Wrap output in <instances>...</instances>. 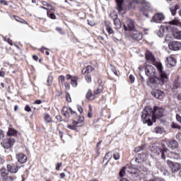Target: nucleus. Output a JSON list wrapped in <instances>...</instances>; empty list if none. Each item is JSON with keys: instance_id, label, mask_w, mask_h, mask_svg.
I'll use <instances>...</instances> for the list:
<instances>
[{"instance_id": "cd10ccee", "label": "nucleus", "mask_w": 181, "mask_h": 181, "mask_svg": "<svg viewBox=\"0 0 181 181\" xmlns=\"http://www.w3.org/2000/svg\"><path fill=\"white\" fill-rule=\"evenodd\" d=\"M44 121L46 124H50L51 122H53V119L49 115V113H45L44 114Z\"/></svg>"}, {"instance_id": "7c9ffc66", "label": "nucleus", "mask_w": 181, "mask_h": 181, "mask_svg": "<svg viewBox=\"0 0 181 181\" xmlns=\"http://www.w3.org/2000/svg\"><path fill=\"white\" fill-rule=\"evenodd\" d=\"M179 8H180L179 4H175V6L174 7H172L170 8V12H171L173 16H175V15H176V12L177 11V9H179Z\"/></svg>"}, {"instance_id": "49530a36", "label": "nucleus", "mask_w": 181, "mask_h": 181, "mask_svg": "<svg viewBox=\"0 0 181 181\" xmlns=\"http://www.w3.org/2000/svg\"><path fill=\"white\" fill-rule=\"evenodd\" d=\"M8 176V173L6 169H1V177L4 179H5Z\"/></svg>"}, {"instance_id": "c85d7f7f", "label": "nucleus", "mask_w": 181, "mask_h": 181, "mask_svg": "<svg viewBox=\"0 0 181 181\" xmlns=\"http://www.w3.org/2000/svg\"><path fill=\"white\" fill-rule=\"evenodd\" d=\"M78 76H74V77L72 78V80H71V86H72V87H77V86H78Z\"/></svg>"}, {"instance_id": "aec40b11", "label": "nucleus", "mask_w": 181, "mask_h": 181, "mask_svg": "<svg viewBox=\"0 0 181 181\" xmlns=\"http://www.w3.org/2000/svg\"><path fill=\"white\" fill-rule=\"evenodd\" d=\"M141 12H148V11H151V3L146 1L141 6H140Z\"/></svg>"}, {"instance_id": "ddd939ff", "label": "nucleus", "mask_w": 181, "mask_h": 181, "mask_svg": "<svg viewBox=\"0 0 181 181\" xmlns=\"http://www.w3.org/2000/svg\"><path fill=\"white\" fill-rule=\"evenodd\" d=\"M168 47L170 50H173L176 52L181 49V42L177 41H173L168 44Z\"/></svg>"}, {"instance_id": "4468645a", "label": "nucleus", "mask_w": 181, "mask_h": 181, "mask_svg": "<svg viewBox=\"0 0 181 181\" xmlns=\"http://www.w3.org/2000/svg\"><path fill=\"white\" fill-rule=\"evenodd\" d=\"M152 20L156 23H161L163 21H165V15L162 13H157L153 16Z\"/></svg>"}, {"instance_id": "bf43d9fd", "label": "nucleus", "mask_w": 181, "mask_h": 181, "mask_svg": "<svg viewBox=\"0 0 181 181\" xmlns=\"http://www.w3.org/2000/svg\"><path fill=\"white\" fill-rule=\"evenodd\" d=\"M69 113H71V115H74V117H77V112H76V111H74L71 107H69Z\"/></svg>"}, {"instance_id": "4c0bfd02", "label": "nucleus", "mask_w": 181, "mask_h": 181, "mask_svg": "<svg viewBox=\"0 0 181 181\" xmlns=\"http://www.w3.org/2000/svg\"><path fill=\"white\" fill-rule=\"evenodd\" d=\"M85 76V80L87 83H90L92 81L91 74H83Z\"/></svg>"}, {"instance_id": "69168bd1", "label": "nucleus", "mask_w": 181, "mask_h": 181, "mask_svg": "<svg viewBox=\"0 0 181 181\" xmlns=\"http://www.w3.org/2000/svg\"><path fill=\"white\" fill-rule=\"evenodd\" d=\"M64 86L66 90H70V83H69V82H65V83H64Z\"/></svg>"}, {"instance_id": "412c9836", "label": "nucleus", "mask_w": 181, "mask_h": 181, "mask_svg": "<svg viewBox=\"0 0 181 181\" xmlns=\"http://www.w3.org/2000/svg\"><path fill=\"white\" fill-rule=\"evenodd\" d=\"M94 67H93L91 65H88L82 69L81 73L82 74H91V72L94 71Z\"/></svg>"}, {"instance_id": "4be33fe9", "label": "nucleus", "mask_w": 181, "mask_h": 181, "mask_svg": "<svg viewBox=\"0 0 181 181\" xmlns=\"http://www.w3.org/2000/svg\"><path fill=\"white\" fill-rule=\"evenodd\" d=\"M115 1L117 4V10L118 11L119 13H122L124 12V8H122L124 0H115Z\"/></svg>"}, {"instance_id": "f704fd0d", "label": "nucleus", "mask_w": 181, "mask_h": 181, "mask_svg": "<svg viewBox=\"0 0 181 181\" xmlns=\"http://www.w3.org/2000/svg\"><path fill=\"white\" fill-rule=\"evenodd\" d=\"M52 84H53V76H48L47 80V86H48V87H50Z\"/></svg>"}, {"instance_id": "a878e982", "label": "nucleus", "mask_w": 181, "mask_h": 181, "mask_svg": "<svg viewBox=\"0 0 181 181\" xmlns=\"http://www.w3.org/2000/svg\"><path fill=\"white\" fill-rule=\"evenodd\" d=\"M168 158L170 159H180V154L176 152L171 151L168 153Z\"/></svg>"}, {"instance_id": "423d86ee", "label": "nucleus", "mask_w": 181, "mask_h": 181, "mask_svg": "<svg viewBox=\"0 0 181 181\" xmlns=\"http://www.w3.org/2000/svg\"><path fill=\"white\" fill-rule=\"evenodd\" d=\"M167 165L171 170L172 173H176L181 169V165L179 163H174L172 160H168Z\"/></svg>"}, {"instance_id": "a19ab883", "label": "nucleus", "mask_w": 181, "mask_h": 181, "mask_svg": "<svg viewBox=\"0 0 181 181\" xmlns=\"http://www.w3.org/2000/svg\"><path fill=\"white\" fill-rule=\"evenodd\" d=\"M125 169H127V167H123L119 173V176H120V177H124V176H125Z\"/></svg>"}, {"instance_id": "37998d69", "label": "nucleus", "mask_w": 181, "mask_h": 181, "mask_svg": "<svg viewBox=\"0 0 181 181\" xmlns=\"http://www.w3.org/2000/svg\"><path fill=\"white\" fill-rule=\"evenodd\" d=\"M15 179H16V177L8 175L3 180H4V181H13V180H15Z\"/></svg>"}, {"instance_id": "de8ad7c7", "label": "nucleus", "mask_w": 181, "mask_h": 181, "mask_svg": "<svg viewBox=\"0 0 181 181\" xmlns=\"http://www.w3.org/2000/svg\"><path fill=\"white\" fill-rule=\"evenodd\" d=\"M47 15L48 18H49L50 19H53V20L57 19L56 15L54 14V13L47 12Z\"/></svg>"}, {"instance_id": "5fc2aeb1", "label": "nucleus", "mask_w": 181, "mask_h": 181, "mask_svg": "<svg viewBox=\"0 0 181 181\" xmlns=\"http://www.w3.org/2000/svg\"><path fill=\"white\" fill-rule=\"evenodd\" d=\"M41 4H42V5H43V6H47V8H49V6H52V4H50V3H49L46 1H42Z\"/></svg>"}, {"instance_id": "1a4fd4ad", "label": "nucleus", "mask_w": 181, "mask_h": 181, "mask_svg": "<svg viewBox=\"0 0 181 181\" xmlns=\"http://www.w3.org/2000/svg\"><path fill=\"white\" fill-rule=\"evenodd\" d=\"M130 37L133 39V40H136V42H139V40H142V39H144V33L135 29L132 33H130Z\"/></svg>"}, {"instance_id": "473e14b6", "label": "nucleus", "mask_w": 181, "mask_h": 181, "mask_svg": "<svg viewBox=\"0 0 181 181\" xmlns=\"http://www.w3.org/2000/svg\"><path fill=\"white\" fill-rule=\"evenodd\" d=\"M111 71H112L115 76L119 77L120 76L119 71L117 70V68H115V66H112Z\"/></svg>"}, {"instance_id": "dca6fc26", "label": "nucleus", "mask_w": 181, "mask_h": 181, "mask_svg": "<svg viewBox=\"0 0 181 181\" xmlns=\"http://www.w3.org/2000/svg\"><path fill=\"white\" fill-rule=\"evenodd\" d=\"M167 146L170 149H176L177 148H179V143L177 141L172 139L167 143Z\"/></svg>"}, {"instance_id": "f3484780", "label": "nucleus", "mask_w": 181, "mask_h": 181, "mask_svg": "<svg viewBox=\"0 0 181 181\" xmlns=\"http://www.w3.org/2000/svg\"><path fill=\"white\" fill-rule=\"evenodd\" d=\"M104 23L108 35H114V30L112 29V27H111L112 24L107 21H105Z\"/></svg>"}, {"instance_id": "2f4dec72", "label": "nucleus", "mask_w": 181, "mask_h": 181, "mask_svg": "<svg viewBox=\"0 0 181 181\" xmlns=\"http://www.w3.org/2000/svg\"><path fill=\"white\" fill-rule=\"evenodd\" d=\"M114 25L115 26V29H121V20H119V18L114 20Z\"/></svg>"}, {"instance_id": "f03ea898", "label": "nucleus", "mask_w": 181, "mask_h": 181, "mask_svg": "<svg viewBox=\"0 0 181 181\" xmlns=\"http://www.w3.org/2000/svg\"><path fill=\"white\" fill-rule=\"evenodd\" d=\"M156 68L158 71L159 78L155 75L154 76H150L148 77L147 80V84L151 87V88H153L155 87H158V86H163L165 83L168 82V80H169V76H168V74L166 72L163 71V66H162V64L158 63L156 64Z\"/></svg>"}, {"instance_id": "680f3d73", "label": "nucleus", "mask_w": 181, "mask_h": 181, "mask_svg": "<svg viewBox=\"0 0 181 181\" xmlns=\"http://www.w3.org/2000/svg\"><path fill=\"white\" fill-rule=\"evenodd\" d=\"M24 110L25 111H26V112H30L32 111V108H30V106H29V105H26Z\"/></svg>"}, {"instance_id": "20e7f679", "label": "nucleus", "mask_w": 181, "mask_h": 181, "mask_svg": "<svg viewBox=\"0 0 181 181\" xmlns=\"http://www.w3.org/2000/svg\"><path fill=\"white\" fill-rule=\"evenodd\" d=\"M73 124H68V129H71L72 131H77V127H83L84 125V116L79 115L78 117V120H73Z\"/></svg>"}, {"instance_id": "a18cd8bd", "label": "nucleus", "mask_w": 181, "mask_h": 181, "mask_svg": "<svg viewBox=\"0 0 181 181\" xmlns=\"http://www.w3.org/2000/svg\"><path fill=\"white\" fill-rule=\"evenodd\" d=\"M58 80L59 81V83L64 85V81L66 80V78L64 77V76L61 75V76H59Z\"/></svg>"}, {"instance_id": "c756f323", "label": "nucleus", "mask_w": 181, "mask_h": 181, "mask_svg": "<svg viewBox=\"0 0 181 181\" xmlns=\"http://www.w3.org/2000/svg\"><path fill=\"white\" fill-rule=\"evenodd\" d=\"M112 158V154L111 153V152H107L105 153L104 158H103V160H107L106 164L108 163V162H110Z\"/></svg>"}, {"instance_id": "f8f14e48", "label": "nucleus", "mask_w": 181, "mask_h": 181, "mask_svg": "<svg viewBox=\"0 0 181 181\" xmlns=\"http://www.w3.org/2000/svg\"><path fill=\"white\" fill-rule=\"evenodd\" d=\"M145 59L148 63H150L151 64H155V62H156V59L155 58V56H153V54L149 50H147L145 53Z\"/></svg>"}, {"instance_id": "6e6d98bb", "label": "nucleus", "mask_w": 181, "mask_h": 181, "mask_svg": "<svg viewBox=\"0 0 181 181\" xmlns=\"http://www.w3.org/2000/svg\"><path fill=\"white\" fill-rule=\"evenodd\" d=\"M55 119H57V121H58V122H62V121H63V117H62V115H58L55 116Z\"/></svg>"}, {"instance_id": "f257e3e1", "label": "nucleus", "mask_w": 181, "mask_h": 181, "mask_svg": "<svg viewBox=\"0 0 181 181\" xmlns=\"http://www.w3.org/2000/svg\"><path fill=\"white\" fill-rule=\"evenodd\" d=\"M163 112H165L163 107L155 105L152 109L151 106H146L141 112V119L144 124H147L148 127H151L153 125V122H156V119L163 117Z\"/></svg>"}, {"instance_id": "0e129e2a", "label": "nucleus", "mask_w": 181, "mask_h": 181, "mask_svg": "<svg viewBox=\"0 0 181 181\" xmlns=\"http://www.w3.org/2000/svg\"><path fill=\"white\" fill-rule=\"evenodd\" d=\"M4 163H5V158L0 155V165H4Z\"/></svg>"}, {"instance_id": "c9c22d12", "label": "nucleus", "mask_w": 181, "mask_h": 181, "mask_svg": "<svg viewBox=\"0 0 181 181\" xmlns=\"http://www.w3.org/2000/svg\"><path fill=\"white\" fill-rule=\"evenodd\" d=\"M88 117L91 118L93 117V106L91 105H88Z\"/></svg>"}, {"instance_id": "2eb2a0df", "label": "nucleus", "mask_w": 181, "mask_h": 181, "mask_svg": "<svg viewBox=\"0 0 181 181\" xmlns=\"http://www.w3.org/2000/svg\"><path fill=\"white\" fill-rule=\"evenodd\" d=\"M16 159L19 163H26V162H28V156H26L23 153L16 154Z\"/></svg>"}, {"instance_id": "5701e85b", "label": "nucleus", "mask_w": 181, "mask_h": 181, "mask_svg": "<svg viewBox=\"0 0 181 181\" xmlns=\"http://www.w3.org/2000/svg\"><path fill=\"white\" fill-rule=\"evenodd\" d=\"M62 114L65 118H69L70 117V107L67 106H64L62 110Z\"/></svg>"}, {"instance_id": "6e6552de", "label": "nucleus", "mask_w": 181, "mask_h": 181, "mask_svg": "<svg viewBox=\"0 0 181 181\" xmlns=\"http://www.w3.org/2000/svg\"><path fill=\"white\" fill-rule=\"evenodd\" d=\"M124 30L130 33L134 32L135 30V22L130 19L127 20L125 24H124Z\"/></svg>"}, {"instance_id": "774afa93", "label": "nucleus", "mask_w": 181, "mask_h": 181, "mask_svg": "<svg viewBox=\"0 0 181 181\" xmlns=\"http://www.w3.org/2000/svg\"><path fill=\"white\" fill-rule=\"evenodd\" d=\"M176 119L178 122H180V124H181V116H180V115H179V114L176 115Z\"/></svg>"}, {"instance_id": "09e8293b", "label": "nucleus", "mask_w": 181, "mask_h": 181, "mask_svg": "<svg viewBox=\"0 0 181 181\" xmlns=\"http://www.w3.org/2000/svg\"><path fill=\"white\" fill-rule=\"evenodd\" d=\"M163 32H165V28H160V30H159L158 32L157 33V35H158L160 37H162V36H163Z\"/></svg>"}, {"instance_id": "9d476101", "label": "nucleus", "mask_w": 181, "mask_h": 181, "mask_svg": "<svg viewBox=\"0 0 181 181\" xmlns=\"http://www.w3.org/2000/svg\"><path fill=\"white\" fill-rule=\"evenodd\" d=\"M7 172L10 173H18V171L21 169V166L18 165V163H11L7 164Z\"/></svg>"}, {"instance_id": "a211bd4d", "label": "nucleus", "mask_w": 181, "mask_h": 181, "mask_svg": "<svg viewBox=\"0 0 181 181\" xmlns=\"http://www.w3.org/2000/svg\"><path fill=\"white\" fill-rule=\"evenodd\" d=\"M98 96H96L94 93V92H93V90H91V89H88L86 95V98L88 99V101H93L94 100H95V98H97Z\"/></svg>"}, {"instance_id": "e433bc0d", "label": "nucleus", "mask_w": 181, "mask_h": 181, "mask_svg": "<svg viewBox=\"0 0 181 181\" xmlns=\"http://www.w3.org/2000/svg\"><path fill=\"white\" fill-rule=\"evenodd\" d=\"M154 132H156V134H163V129L160 127H156L154 129Z\"/></svg>"}, {"instance_id": "9b49d317", "label": "nucleus", "mask_w": 181, "mask_h": 181, "mask_svg": "<svg viewBox=\"0 0 181 181\" xmlns=\"http://www.w3.org/2000/svg\"><path fill=\"white\" fill-rule=\"evenodd\" d=\"M151 95L154 97L155 98H157V100H163V98L165 97V92L153 88L151 90Z\"/></svg>"}, {"instance_id": "bb28decb", "label": "nucleus", "mask_w": 181, "mask_h": 181, "mask_svg": "<svg viewBox=\"0 0 181 181\" xmlns=\"http://www.w3.org/2000/svg\"><path fill=\"white\" fill-rule=\"evenodd\" d=\"M104 90V86L102 85H99L94 90L93 93H95V95L97 97L99 95V94H101L103 91Z\"/></svg>"}, {"instance_id": "4d7b16f0", "label": "nucleus", "mask_w": 181, "mask_h": 181, "mask_svg": "<svg viewBox=\"0 0 181 181\" xmlns=\"http://www.w3.org/2000/svg\"><path fill=\"white\" fill-rule=\"evenodd\" d=\"M66 100L68 103H71V97L70 96V93H67L66 94Z\"/></svg>"}, {"instance_id": "0eeeda50", "label": "nucleus", "mask_w": 181, "mask_h": 181, "mask_svg": "<svg viewBox=\"0 0 181 181\" xmlns=\"http://www.w3.org/2000/svg\"><path fill=\"white\" fill-rule=\"evenodd\" d=\"M144 71H145L146 76H147V77L148 78L156 76V69L152 65L144 66Z\"/></svg>"}, {"instance_id": "e2e57ef3", "label": "nucleus", "mask_w": 181, "mask_h": 181, "mask_svg": "<svg viewBox=\"0 0 181 181\" xmlns=\"http://www.w3.org/2000/svg\"><path fill=\"white\" fill-rule=\"evenodd\" d=\"M0 77L5 78V71L4 68H1L0 70Z\"/></svg>"}, {"instance_id": "39448f33", "label": "nucleus", "mask_w": 181, "mask_h": 181, "mask_svg": "<svg viewBox=\"0 0 181 181\" xmlns=\"http://www.w3.org/2000/svg\"><path fill=\"white\" fill-rule=\"evenodd\" d=\"M15 142H16V139L14 138L10 137L8 139H5L1 142V146L4 148V149H11L13 145H15Z\"/></svg>"}, {"instance_id": "13d9d810", "label": "nucleus", "mask_w": 181, "mask_h": 181, "mask_svg": "<svg viewBox=\"0 0 181 181\" xmlns=\"http://www.w3.org/2000/svg\"><path fill=\"white\" fill-rule=\"evenodd\" d=\"M57 32H59L60 35H64V31H63V29L60 27H57L56 28Z\"/></svg>"}, {"instance_id": "b1692460", "label": "nucleus", "mask_w": 181, "mask_h": 181, "mask_svg": "<svg viewBox=\"0 0 181 181\" xmlns=\"http://www.w3.org/2000/svg\"><path fill=\"white\" fill-rule=\"evenodd\" d=\"M167 62L171 67H175V66H176V59L173 57V55L167 57Z\"/></svg>"}, {"instance_id": "864d4df0", "label": "nucleus", "mask_w": 181, "mask_h": 181, "mask_svg": "<svg viewBox=\"0 0 181 181\" xmlns=\"http://www.w3.org/2000/svg\"><path fill=\"white\" fill-rule=\"evenodd\" d=\"M110 18H112V19H113V21H115V20L118 19V14H117L115 13H111Z\"/></svg>"}, {"instance_id": "79ce46f5", "label": "nucleus", "mask_w": 181, "mask_h": 181, "mask_svg": "<svg viewBox=\"0 0 181 181\" xmlns=\"http://www.w3.org/2000/svg\"><path fill=\"white\" fill-rule=\"evenodd\" d=\"M48 8H47V12H49V13L56 12V7L51 5V6H48Z\"/></svg>"}, {"instance_id": "8fccbe9b", "label": "nucleus", "mask_w": 181, "mask_h": 181, "mask_svg": "<svg viewBox=\"0 0 181 181\" xmlns=\"http://www.w3.org/2000/svg\"><path fill=\"white\" fill-rule=\"evenodd\" d=\"M104 112H108V110L105 109H102V115L105 117V118H110V113H107V115H105Z\"/></svg>"}, {"instance_id": "3c124183", "label": "nucleus", "mask_w": 181, "mask_h": 181, "mask_svg": "<svg viewBox=\"0 0 181 181\" xmlns=\"http://www.w3.org/2000/svg\"><path fill=\"white\" fill-rule=\"evenodd\" d=\"M172 128H173L174 129H181V126L177 124V123H173Z\"/></svg>"}, {"instance_id": "72a5a7b5", "label": "nucleus", "mask_w": 181, "mask_h": 181, "mask_svg": "<svg viewBox=\"0 0 181 181\" xmlns=\"http://www.w3.org/2000/svg\"><path fill=\"white\" fill-rule=\"evenodd\" d=\"M49 49L45 47H42L40 49V52H41V53H45V54L47 56H49L50 55V52L48 51Z\"/></svg>"}, {"instance_id": "393cba45", "label": "nucleus", "mask_w": 181, "mask_h": 181, "mask_svg": "<svg viewBox=\"0 0 181 181\" xmlns=\"http://www.w3.org/2000/svg\"><path fill=\"white\" fill-rule=\"evenodd\" d=\"M18 131L12 127L8 128V131L7 132V136H17Z\"/></svg>"}, {"instance_id": "ea45409f", "label": "nucleus", "mask_w": 181, "mask_h": 181, "mask_svg": "<svg viewBox=\"0 0 181 181\" xmlns=\"http://www.w3.org/2000/svg\"><path fill=\"white\" fill-rule=\"evenodd\" d=\"M174 37L175 39H178L179 40H181V31H177L174 33Z\"/></svg>"}, {"instance_id": "338daca9", "label": "nucleus", "mask_w": 181, "mask_h": 181, "mask_svg": "<svg viewBox=\"0 0 181 181\" xmlns=\"http://www.w3.org/2000/svg\"><path fill=\"white\" fill-rule=\"evenodd\" d=\"M77 110L80 114H83V107L81 105H77Z\"/></svg>"}, {"instance_id": "c03bdc74", "label": "nucleus", "mask_w": 181, "mask_h": 181, "mask_svg": "<svg viewBox=\"0 0 181 181\" xmlns=\"http://www.w3.org/2000/svg\"><path fill=\"white\" fill-rule=\"evenodd\" d=\"M112 156H113V159H115V160H119V158L121 157L119 152L114 153Z\"/></svg>"}, {"instance_id": "58836bf2", "label": "nucleus", "mask_w": 181, "mask_h": 181, "mask_svg": "<svg viewBox=\"0 0 181 181\" xmlns=\"http://www.w3.org/2000/svg\"><path fill=\"white\" fill-rule=\"evenodd\" d=\"M145 146H139L134 148V152L138 153V152H141V151H144Z\"/></svg>"}, {"instance_id": "6ab92c4d", "label": "nucleus", "mask_w": 181, "mask_h": 181, "mask_svg": "<svg viewBox=\"0 0 181 181\" xmlns=\"http://www.w3.org/2000/svg\"><path fill=\"white\" fill-rule=\"evenodd\" d=\"M146 1V0H134V2L129 3V8L134 9V8H135V4H138V5L141 6Z\"/></svg>"}, {"instance_id": "7ed1b4c3", "label": "nucleus", "mask_w": 181, "mask_h": 181, "mask_svg": "<svg viewBox=\"0 0 181 181\" xmlns=\"http://www.w3.org/2000/svg\"><path fill=\"white\" fill-rule=\"evenodd\" d=\"M150 151L155 155V156H158L164 160L166 159V153H168V148L162 147L159 148L156 146H152L150 147Z\"/></svg>"}, {"instance_id": "603ef678", "label": "nucleus", "mask_w": 181, "mask_h": 181, "mask_svg": "<svg viewBox=\"0 0 181 181\" xmlns=\"http://www.w3.org/2000/svg\"><path fill=\"white\" fill-rule=\"evenodd\" d=\"M4 40H5V42H7V43H8V45H11V46H13V42L10 38H6V37H4Z\"/></svg>"}, {"instance_id": "052dcab7", "label": "nucleus", "mask_w": 181, "mask_h": 181, "mask_svg": "<svg viewBox=\"0 0 181 181\" xmlns=\"http://www.w3.org/2000/svg\"><path fill=\"white\" fill-rule=\"evenodd\" d=\"M61 166H63V163H58L57 165H56V168H55V170H60V167Z\"/></svg>"}]
</instances>
